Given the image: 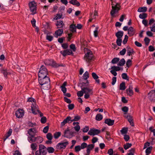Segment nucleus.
I'll return each instance as SVG.
<instances>
[{"label":"nucleus","mask_w":155,"mask_h":155,"mask_svg":"<svg viewBox=\"0 0 155 155\" xmlns=\"http://www.w3.org/2000/svg\"><path fill=\"white\" fill-rule=\"evenodd\" d=\"M27 102L31 103V109L32 113L36 115L39 114L40 117L43 116V114L41 113V112L38 110V107L36 104L35 99L32 97L29 98L28 99Z\"/></svg>","instance_id":"obj_1"},{"label":"nucleus","mask_w":155,"mask_h":155,"mask_svg":"<svg viewBox=\"0 0 155 155\" xmlns=\"http://www.w3.org/2000/svg\"><path fill=\"white\" fill-rule=\"evenodd\" d=\"M38 81L41 86V88L45 90H48L50 87V80L48 77H38Z\"/></svg>","instance_id":"obj_2"},{"label":"nucleus","mask_w":155,"mask_h":155,"mask_svg":"<svg viewBox=\"0 0 155 155\" xmlns=\"http://www.w3.org/2000/svg\"><path fill=\"white\" fill-rule=\"evenodd\" d=\"M112 9L111 11L110 14L112 17H114L116 16V14L118 13V11L120 10V6L119 3L115 2H112Z\"/></svg>","instance_id":"obj_3"},{"label":"nucleus","mask_w":155,"mask_h":155,"mask_svg":"<svg viewBox=\"0 0 155 155\" xmlns=\"http://www.w3.org/2000/svg\"><path fill=\"white\" fill-rule=\"evenodd\" d=\"M84 51L85 52L87 51V53H85L84 59L86 62H88L92 59L93 55L92 53L90 50L87 48H84Z\"/></svg>","instance_id":"obj_4"},{"label":"nucleus","mask_w":155,"mask_h":155,"mask_svg":"<svg viewBox=\"0 0 155 155\" xmlns=\"http://www.w3.org/2000/svg\"><path fill=\"white\" fill-rule=\"evenodd\" d=\"M47 150L45 147L42 144L39 145V150L35 152V155H46Z\"/></svg>","instance_id":"obj_5"},{"label":"nucleus","mask_w":155,"mask_h":155,"mask_svg":"<svg viewBox=\"0 0 155 155\" xmlns=\"http://www.w3.org/2000/svg\"><path fill=\"white\" fill-rule=\"evenodd\" d=\"M48 74V72L47 69L45 67L43 66L42 65L41 67L39 72L38 73V76L40 77H47V75Z\"/></svg>","instance_id":"obj_6"},{"label":"nucleus","mask_w":155,"mask_h":155,"mask_svg":"<svg viewBox=\"0 0 155 155\" xmlns=\"http://www.w3.org/2000/svg\"><path fill=\"white\" fill-rule=\"evenodd\" d=\"M29 6L32 14L34 15L36 13V3L34 2H31L29 3Z\"/></svg>","instance_id":"obj_7"},{"label":"nucleus","mask_w":155,"mask_h":155,"mask_svg":"<svg viewBox=\"0 0 155 155\" xmlns=\"http://www.w3.org/2000/svg\"><path fill=\"white\" fill-rule=\"evenodd\" d=\"M45 63L46 65H51L54 67H57L60 66H62V65H57L56 63L52 60L47 59L45 60Z\"/></svg>","instance_id":"obj_8"},{"label":"nucleus","mask_w":155,"mask_h":155,"mask_svg":"<svg viewBox=\"0 0 155 155\" xmlns=\"http://www.w3.org/2000/svg\"><path fill=\"white\" fill-rule=\"evenodd\" d=\"M68 144V141H65L58 143L56 147L57 149L59 150L64 149Z\"/></svg>","instance_id":"obj_9"},{"label":"nucleus","mask_w":155,"mask_h":155,"mask_svg":"<svg viewBox=\"0 0 155 155\" xmlns=\"http://www.w3.org/2000/svg\"><path fill=\"white\" fill-rule=\"evenodd\" d=\"M74 133L68 129L64 132V136L68 138H71L74 136Z\"/></svg>","instance_id":"obj_10"},{"label":"nucleus","mask_w":155,"mask_h":155,"mask_svg":"<svg viewBox=\"0 0 155 155\" xmlns=\"http://www.w3.org/2000/svg\"><path fill=\"white\" fill-rule=\"evenodd\" d=\"M148 98L151 101H155V90H152L148 94Z\"/></svg>","instance_id":"obj_11"},{"label":"nucleus","mask_w":155,"mask_h":155,"mask_svg":"<svg viewBox=\"0 0 155 155\" xmlns=\"http://www.w3.org/2000/svg\"><path fill=\"white\" fill-rule=\"evenodd\" d=\"M24 112L23 109H19L15 112V115L18 118L22 117L24 115Z\"/></svg>","instance_id":"obj_12"},{"label":"nucleus","mask_w":155,"mask_h":155,"mask_svg":"<svg viewBox=\"0 0 155 155\" xmlns=\"http://www.w3.org/2000/svg\"><path fill=\"white\" fill-rule=\"evenodd\" d=\"M99 130L95 129H90L88 133L89 135L94 136L100 133Z\"/></svg>","instance_id":"obj_13"},{"label":"nucleus","mask_w":155,"mask_h":155,"mask_svg":"<svg viewBox=\"0 0 155 155\" xmlns=\"http://www.w3.org/2000/svg\"><path fill=\"white\" fill-rule=\"evenodd\" d=\"M82 88V91H84V94H89L91 93L92 92L93 88L91 86H88L86 87H84Z\"/></svg>","instance_id":"obj_14"},{"label":"nucleus","mask_w":155,"mask_h":155,"mask_svg":"<svg viewBox=\"0 0 155 155\" xmlns=\"http://www.w3.org/2000/svg\"><path fill=\"white\" fill-rule=\"evenodd\" d=\"M73 51L71 49H67L64 51H61L60 53L64 56L70 55L73 54Z\"/></svg>","instance_id":"obj_15"},{"label":"nucleus","mask_w":155,"mask_h":155,"mask_svg":"<svg viewBox=\"0 0 155 155\" xmlns=\"http://www.w3.org/2000/svg\"><path fill=\"white\" fill-rule=\"evenodd\" d=\"M135 33V30L132 27H130L128 29V34L129 36H133Z\"/></svg>","instance_id":"obj_16"},{"label":"nucleus","mask_w":155,"mask_h":155,"mask_svg":"<svg viewBox=\"0 0 155 155\" xmlns=\"http://www.w3.org/2000/svg\"><path fill=\"white\" fill-rule=\"evenodd\" d=\"M37 132L36 129L34 128H30L28 131V133L29 135H35Z\"/></svg>","instance_id":"obj_17"},{"label":"nucleus","mask_w":155,"mask_h":155,"mask_svg":"<svg viewBox=\"0 0 155 155\" xmlns=\"http://www.w3.org/2000/svg\"><path fill=\"white\" fill-rule=\"evenodd\" d=\"M63 33V30L61 29H58V30L55 31L54 36L56 37L57 38L58 36H61Z\"/></svg>","instance_id":"obj_18"},{"label":"nucleus","mask_w":155,"mask_h":155,"mask_svg":"<svg viewBox=\"0 0 155 155\" xmlns=\"http://www.w3.org/2000/svg\"><path fill=\"white\" fill-rule=\"evenodd\" d=\"M55 25L57 26V28H62L64 25V24L62 21L59 20L57 21Z\"/></svg>","instance_id":"obj_19"},{"label":"nucleus","mask_w":155,"mask_h":155,"mask_svg":"<svg viewBox=\"0 0 155 155\" xmlns=\"http://www.w3.org/2000/svg\"><path fill=\"white\" fill-rule=\"evenodd\" d=\"M79 123L77 122H74L73 123V125L75 126L74 127L75 130L77 132L79 131L80 129V127L79 125Z\"/></svg>","instance_id":"obj_20"},{"label":"nucleus","mask_w":155,"mask_h":155,"mask_svg":"<svg viewBox=\"0 0 155 155\" xmlns=\"http://www.w3.org/2000/svg\"><path fill=\"white\" fill-rule=\"evenodd\" d=\"M67 82H64L62 85L61 86V91L64 94L67 91V89L66 88V86L67 85Z\"/></svg>","instance_id":"obj_21"},{"label":"nucleus","mask_w":155,"mask_h":155,"mask_svg":"<svg viewBox=\"0 0 155 155\" xmlns=\"http://www.w3.org/2000/svg\"><path fill=\"white\" fill-rule=\"evenodd\" d=\"M94 147V144H91L87 145L86 150L87 153L89 154L90 153L91 150H92Z\"/></svg>","instance_id":"obj_22"},{"label":"nucleus","mask_w":155,"mask_h":155,"mask_svg":"<svg viewBox=\"0 0 155 155\" xmlns=\"http://www.w3.org/2000/svg\"><path fill=\"white\" fill-rule=\"evenodd\" d=\"M105 123L109 126L113 125L114 123V120L110 119H107L105 120Z\"/></svg>","instance_id":"obj_23"},{"label":"nucleus","mask_w":155,"mask_h":155,"mask_svg":"<svg viewBox=\"0 0 155 155\" xmlns=\"http://www.w3.org/2000/svg\"><path fill=\"white\" fill-rule=\"evenodd\" d=\"M124 35V32L122 31H119L115 34L116 36L117 39H121Z\"/></svg>","instance_id":"obj_24"},{"label":"nucleus","mask_w":155,"mask_h":155,"mask_svg":"<svg viewBox=\"0 0 155 155\" xmlns=\"http://www.w3.org/2000/svg\"><path fill=\"white\" fill-rule=\"evenodd\" d=\"M133 88L132 86L130 85L129 86V88L127 90V94L130 96H132L133 94Z\"/></svg>","instance_id":"obj_25"},{"label":"nucleus","mask_w":155,"mask_h":155,"mask_svg":"<svg viewBox=\"0 0 155 155\" xmlns=\"http://www.w3.org/2000/svg\"><path fill=\"white\" fill-rule=\"evenodd\" d=\"M35 135H30L28 138V141L30 143H31L35 142Z\"/></svg>","instance_id":"obj_26"},{"label":"nucleus","mask_w":155,"mask_h":155,"mask_svg":"<svg viewBox=\"0 0 155 155\" xmlns=\"http://www.w3.org/2000/svg\"><path fill=\"white\" fill-rule=\"evenodd\" d=\"M69 3L73 5L79 6L80 4L77 0H71L69 1Z\"/></svg>","instance_id":"obj_27"},{"label":"nucleus","mask_w":155,"mask_h":155,"mask_svg":"<svg viewBox=\"0 0 155 155\" xmlns=\"http://www.w3.org/2000/svg\"><path fill=\"white\" fill-rule=\"evenodd\" d=\"M147 9L146 7H143L139 8L137 12H145Z\"/></svg>","instance_id":"obj_28"},{"label":"nucleus","mask_w":155,"mask_h":155,"mask_svg":"<svg viewBox=\"0 0 155 155\" xmlns=\"http://www.w3.org/2000/svg\"><path fill=\"white\" fill-rule=\"evenodd\" d=\"M127 48V53L128 55L130 56L133 54L134 51L132 49L128 47Z\"/></svg>","instance_id":"obj_29"},{"label":"nucleus","mask_w":155,"mask_h":155,"mask_svg":"<svg viewBox=\"0 0 155 155\" xmlns=\"http://www.w3.org/2000/svg\"><path fill=\"white\" fill-rule=\"evenodd\" d=\"M12 129H9L8 131L7 132V133L5 136V138L4 139V141H5L7 138H8L9 136H10L12 133Z\"/></svg>","instance_id":"obj_30"},{"label":"nucleus","mask_w":155,"mask_h":155,"mask_svg":"<svg viewBox=\"0 0 155 155\" xmlns=\"http://www.w3.org/2000/svg\"><path fill=\"white\" fill-rule=\"evenodd\" d=\"M46 39L49 41H51L53 39V37L52 36L50 35L49 33L46 34Z\"/></svg>","instance_id":"obj_31"},{"label":"nucleus","mask_w":155,"mask_h":155,"mask_svg":"<svg viewBox=\"0 0 155 155\" xmlns=\"http://www.w3.org/2000/svg\"><path fill=\"white\" fill-rule=\"evenodd\" d=\"M76 27L75 25H71L70 26V31L72 32H74L76 31Z\"/></svg>","instance_id":"obj_32"},{"label":"nucleus","mask_w":155,"mask_h":155,"mask_svg":"<svg viewBox=\"0 0 155 155\" xmlns=\"http://www.w3.org/2000/svg\"><path fill=\"white\" fill-rule=\"evenodd\" d=\"M127 118L128 119V121L129 122L130 125L132 126H134V124L133 121L132 117L130 116H127Z\"/></svg>","instance_id":"obj_33"},{"label":"nucleus","mask_w":155,"mask_h":155,"mask_svg":"<svg viewBox=\"0 0 155 155\" xmlns=\"http://www.w3.org/2000/svg\"><path fill=\"white\" fill-rule=\"evenodd\" d=\"M43 141V138L42 137L40 136L36 137L35 142L37 143H41Z\"/></svg>","instance_id":"obj_34"},{"label":"nucleus","mask_w":155,"mask_h":155,"mask_svg":"<svg viewBox=\"0 0 155 155\" xmlns=\"http://www.w3.org/2000/svg\"><path fill=\"white\" fill-rule=\"evenodd\" d=\"M30 146L32 150L35 151L37 149V145L35 143H32L31 144Z\"/></svg>","instance_id":"obj_35"},{"label":"nucleus","mask_w":155,"mask_h":155,"mask_svg":"<svg viewBox=\"0 0 155 155\" xmlns=\"http://www.w3.org/2000/svg\"><path fill=\"white\" fill-rule=\"evenodd\" d=\"M103 116L100 114H97L96 116V119L97 120L100 121L103 119Z\"/></svg>","instance_id":"obj_36"},{"label":"nucleus","mask_w":155,"mask_h":155,"mask_svg":"<svg viewBox=\"0 0 155 155\" xmlns=\"http://www.w3.org/2000/svg\"><path fill=\"white\" fill-rule=\"evenodd\" d=\"M147 17V14L145 13H143L142 14H140L139 15V17L140 18L143 19H145Z\"/></svg>","instance_id":"obj_37"},{"label":"nucleus","mask_w":155,"mask_h":155,"mask_svg":"<svg viewBox=\"0 0 155 155\" xmlns=\"http://www.w3.org/2000/svg\"><path fill=\"white\" fill-rule=\"evenodd\" d=\"M126 89L125 83L124 82H122L121 83L120 85V90H124Z\"/></svg>","instance_id":"obj_38"},{"label":"nucleus","mask_w":155,"mask_h":155,"mask_svg":"<svg viewBox=\"0 0 155 155\" xmlns=\"http://www.w3.org/2000/svg\"><path fill=\"white\" fill-rule=\"evenodd\" d=\"M83 77L84 80H86L89 77V74L88 71H86L83 74Z\"/></svg>","instance_id":"obj_39"},{"label":"nucleus","mask_w":155,"mask_h":155,"mask_svg":"<svg viewBox=\"0 0 155 155\" xmlns=\"http://www.w3.org/2000/svg\"><path fill=\"white\" fill-rule=\"evenodd\" d=\"M125 63V61L124 59L122 58L120 60L119 63L118 64V65L120 66H123Z\"/></svg>","instance_id":"obj_40"},{"label":"nucleus","mask_w":155,"mask_h":155,"mask_svg":"<svg viewBox=\"0 0 155 155\" xmlns=\"http://www.w3.org/2000/svg\"><path fill=\"white\" fill-rule=\"evenodd\" d=\"M46 150H47L48 152L49 153H52L54 151V148L51 147H48Z\"/></svg>","instance_id":"obj_41"},{"label":"nucleus","mask_w":155,"mask_h":155,"mask_svg":"<svg viewBox=\"0 0 155 155\" xmlns=\"http://www.w3.org/2000/svg\"><path fill=\"white\" fill-rule=\"evenodd\" d=\"M121 76L123 79L126 80L127 81L129 80V78L127 74L125 73H123L122 74Z\"/></svg>","instance_id":"obj_42"},{"label":"nucleus","mask_w":155,"mask_h":155,"mask_svg":"<svg viewBox=\"0 0 155 155\" xmlns=\"http://www.w3.org/2000/svg\"><path fill=\"white\" fill-rule=\"evenodd\" d=\"M62 14L58 13L56 14L55 17L54 18V19L58 20L61 18L62 16Z\"/></svg>","instance_id":"obj_43"},{"label":"nucleus","mask_w":155,"mask_h":155,"mask_svg":"<svg viewBox=\"0 0 155 155\" xmlns=\"http://www.w3.org/2000/svg\"><path fill=\"white\" fill-rule=\"evenodd\" d=\"M98 27H96L95 28V30L94 31V35L95 37H96L97 36L98 31Z\"/></svg>","instance_id":"obj_44"},{"label":"nucleus","mask_w":155,"mask_h":155,"mask_svg":"<svg viewBox=\"0 0 155 155\" xmlns=\"http://www.w3.org/2000/svg\"><path fill=\"white\" fill-rule=\"evenodd\" d=\"M80 118L81 117L79 116L78 115L75 116L74 117L73 119H71V121L72 122L74 121H78L80 119Z\"/></svg>","instance_id":"obj_45"},{"label":"nucleus","mask_w":155,"mask_h":155,"mask_svg":"<svg viewBox=\"0 0 155 155\" xmlns=\"http://www.w3.org/2000/svg\"><path fill=\"white\" fill-rule=\"evenodd\" d=\"M2 73L4 75L5 77H6L8 73V72L7 70H2L1 71Z\"/></svg>","instance_id":"obj_46"},{"label":"nucleus","mask_w":155,"mask_h":155,"mask_svg":"<svg viewBox=\"0 0 155 155\" xmlns=\"http://www.w3.org/2000/svg\"><path fill=\"white\" fill-rule=\"evenodd\" d=\"M84 93V91H82V88L81 91L78 92L77 95L78 97H81L83 96Z\"/></svg>","instance_id":"obj_47"},{"label":"nucleus","mask_w":155,"mask_h":155,"mask_svg":"<svg viewBox=\"0 0 155 155\" xmlns=\"http://www.w3.org/2000/svg\"><path fill=\"white\" fill-rule=\"evenodd\" d=\"M119 60L120 59L119 58H115L112 60L111 62L114 64H116L119 61Z\"/></svg>","instance_id":"obj_48"},{"label":"nucleus","mask_w":155,"mask_h":155,"mask_svg":"<svg viewBox=\"0 0 155 155\" xmlns=\"http://www.w3.org/2000/svg\"><path fill=\"white\" fill-rule=\"evenodd\" d=\"M70 49L73 52H75L76 51V48L75 45L74 44H71L70 46Z\"/></svg>","instance_id":"obj_49"},{"label":"nucleus","mask_w":155,"mask_h":155,"mask_svg":"<svg viewBox=\"0 0 155 155\" xmlns=\"http://www.w3.org/2000/svg\"><path fill=\"white\" fill-rule=\"evenodd\" d=\"M132 146V144L130 143H127L124 145V148L125 150H127L130 147Z\"/></svg>","instance_id":"obj_50"},{"label":"nucleus","mask_w":155,"mask_h":155,"mask_svg":"<svg viewBox=\"0 0 155 155\" xmlns=\"http://www.w3.org/2000/svg\"><path fill=\"white\" fill-rule=\"evenodd\" d=\"M61 135V133L60 132H58L55 133L54 134V137L55 139L58 138Z\"/></svg>","instance_id":"obj_51"},{"label":"nucleus","mask_w":155,"mask_h":155,"mask_svg":"<svg viewBox=\"0 0 155 155\" xmlns=\"http://www.w3.org/2000/svg\"><path fill=\"white\" fill-rule=\"evenodd\" d=\"M144 41L146 45H148L150 42V40L148 38L146 37L144 39Z\"/></svg>","instance_id":"obj_52"},{"label":"nucleus","mask_w":155,"mask_h":155,"mask_svg":"<svg viewBox=\"0 0 155 155\" xmlns=\"http://www.w3.org/2000/svg\"><path fill=\"white\" fill-rule=\"evenodd\" d=\"M132 61L130 59H128L127 61L126 65L128 68L131 65Z\"/></svg>","instance_id":"obj_53"},{"label":"nucleus","mask_w":155,"mask_h":155,"mask_svg":"<svg viewBox=\"0 0 155 155\" xmlns=\"http://www.w3.org/2000/svg\"><path fill=\"white\" fill-rule=\"evenodd\" d=\"M152 149V147H150L147 148L146 150V154L148 155L150 153L151 150Z\"/></svg>","instance_id":"obj_54"},{"label":"nucleus","mask_w":155,"mask_h":155,"mask_svg":"<svg viewBox=\"0 0 155 155\" xmlns=\"http://www.w3.org/2000/svg\"><path fill=\"white\" fill-rule=\"evenodd\" d=\"M111 69L116 71H118L120 70V68L118 66H114L111 67Z\"/></svg>","instance_id":"obj_55"},{"label":"nucleus","mask_w":155,"mask_h":155,"mask_svg":"<svg viewBox=\"0 0 155 155\" xmlns=\"http://www.w3.org/2000/svg\"><path fill=\"white\" fill-rule=\"evenodd\" d=\"M122 110L124 112V114H126L128 110V108L127 107H124L122 108Z\"/></svg>","instance_id":"obj_56"},{"label":"nucleus","mask_w":155,"mask_h":155,"mask_svg":"<svg viewBox=\"0 0 155 155\" xmlns=\"http://www.w3.org/2000/svg\"><path fill=\"white\" fill-rule=\"evenodd\" d=\"M64 120L67 123H70L72 122L71 117L70 116L67 117Z\"/></svg>","instance_id":"obj_57"},{"label":"nucleus","mask_w":155,"mask_h":155,"mask_svg":"<svg viewBox=\"0 0 155 155\" xmlns=\"http://www.w3.org/2000/svg\"><path fill=\"white\" fill-rule=\"evenodd\" d=\"M135 151V149L131 148L129 151V153H128L127 155H134V153Z\"/></svg>","instance_id":"obj_58"},{"label":"nucleus","mask_w":155,"mask_h":155,"mask_svg":"<svg viewBox=\"0 0 155 155\" xmlns=\"http://www.w3.org/2000/svg\"><path fill=\"white\" fill-rule=\"evenodd\" d=\"M128 38V36L127 35H125L124 39L123 41V44H125L127 43Z\"/></svg>","instance_id":"obj_59"},{"label":"nucleus","mask_w":155,"mask_h":155,"mask_svg":"<svg viewBox=\"0 0 155 155\" xmlns=\"http://www.w3.org/2000/svg\"><path fill=\"white\" fill-rule=\"evenodd\" d=\"M46 137L48 140H51L52 138V136L50 133H48L47 134Z\"/></svg>","instance_id":"obj_60"},{"label":"nucleus","mask_w":155,"mask_h":155,"mask_svg":"<svg viewBox=\"0 0 155 155\" xmlns=\"http://www.w3.org/2000/svg\"><path fill=\"white\" fill-rule=\"evenodd\" d=\"M127 131V128H123L121 130L120 132L122 134H126Z\"/></svg>","instance_id":"obj_61"},{"label":"nucleus","mask_w":155,"mask_h":155,"mask_svg":"<svg viewBox=\"0 0 155 155\" xmlns=\"http://www.w3.org/2000/svg\"><path fill=\"white\" fill-rule=\"evenodd\" d=\"M122 42V39H117L116 41L117 44L119 46H120L121 45Z\"/></svg>","instance_id":"obj_62"},{"label":"nucleus","mask_w":155,"mask_h":155,"mask_svg":"<svg viewBox=\"0 0 155 155\" xmlns=\"http://www.w3.org/2000/svg\"><path fill=\"white\" fill-rule=\"evenodd\" d=\"M81 149V147L79 145L76 146L75 147V150L76 152L79 151Z\"/></svg>","instance_id":"obj_63"},{"label":"nucleus","mask_w":155,"mask_h":155,"mask_svg":"<svg viewBox=\"0 0 155 155\" xmlns=\"http://www.w3.org/2000/svg\"><path fill=\"white\" fill-rule=\"evenodd\" d=\"M150 28L151 31L155 32V23L150 27Z\"/></svg>","instance_id":"obj_64"}]
</instances>
